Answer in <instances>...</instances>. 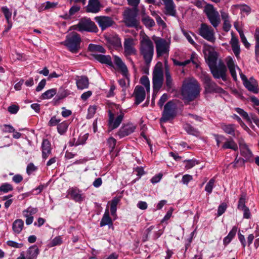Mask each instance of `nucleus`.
I'll list each match as a JSON object with an SVG mask.
<instances>
[{"label":"nucleus","mask_w":259,"mask_h":259,"mask_svg":"<svg viewBox=\"0 0 259 259\" xmlns=\"http://www.w3.org/2000/svg\"><path fill=\"white\" fill-rule=\"evenodd\" d=\"M200 86L198 81L193 78L185 79L181 88V95L183 99L188 102L195 100L200 95Z\"/></svg>","instance_id":"obj_1"},{"label":"nucleus","mask_w":259,"mask_h":259,"mask_svg":"<svg viewBox=\"0 0 259 259\" xmlns=\"http://www.w3.org/2000/svg\"><path fill=\"white\" fill-rule=\"evenodd\" d=\"M140 52L143 56L145 64L149 65L154 54V46L152 40L146 35L140 40Z\"/></svg>","instance_id":"obj_2"},{"label":"nucleus","mask_w":259,"mask_h":259,"mask_svg":"<svg viewBox=\"0 0 259 259\" xmlns=\"http://www.w3.org/2000/svg\"><path fill=\"white\" fill-rule=\"evenodd\" d=\"M81 39L80 35L75 32L68 34L63 44L67 49L72 53H76L80 49Z\"/></svg>","instance_id":"obj_3"},{"label":"nucleus","mask_w":259,"mask_h":259,"mask_svg":"<svg viewBox=\"0 0 259 259\" xmlns=\"http://www.w3.org/2000/svg\"><path fill=\"white\" fill-rule=\"evenodd\" d=\"M161 66V63H160L159 66H158V64H157L153 71L152 84L153 94L152 96V102L156 94L161 88L163 83V73Z\"/></svg>","instance_id":"obj_4"},{"label":"nucleus","mask_w":259,"mask_h":259,"mask_svg":"<svg viewBox=\"0 0 259 259\" xmlns=\"http://www.w3.org/2000/svg\"><path fill=\"white\" fill-rule=\"evenodd\" d=\"M201 79L204 84L205 93L207 94H224L225 91L212 80L211 77L206 73L202 72Z\"/></svg>","instance_id":"obj_5"},{"label":"nucleus","mask_w":259,"mask_h":259,"mask_svg":"<svg viewBox=\"0 0 259 259\" xmlns=\"http://www.w3.org/2000/svg\"><path fill=\"white\" fill-rule=\"evenodd\" d=\"M203 12L212 26L214 28H217L221 21L220 14L217 9L212 5L207 4L204 7Z\"/></svg>","instance_id":"obj_6"},{"label":"nucleus","mask_w":259,"mask_h":259,"mask_svg":"<svg viewBox=\"0 0 259 259\" xmlns=\"http://www.w3.org/2000/svg\"><path fill=\"white\" fill-rule=\"evenodd\" d=\"M177 115V105L173 100L167 102L164 106L162 117L160 119L161 122H166L173 119Z\"/></svg>","instance_id":"obj_7"},{"label":"nucleus","mask_w":259,"mask_h":259,"mask_svg":"<svg viewBox=\"0 0 259 259\" xmlns=\"http://www.w3.org/2000/svg\"><path fill=\"white\" fill-rule=\"evenodd\" d=\"M138 9H128L124 12V21L126 26L137 28L140 25V21L137 19Z\"/></svg>","instance_id":"obj_8"},{"label":"nucleus","mask_w":259,"mask_h":259,"mask_svg":"<svg viewBox=\"0 0 259 259\" xmlns=\"http://www.w3.org/2000/svg\"><path fill=\"white\" fill-rule=\"evenodd\" d=\"M75 29L79 32L87 31L96 33L98 28L90 18H84L81 19L78 24L74 26Z\"/></svg>","instance_id":"obj_9"},{"label":"nucleus","mask_w":259,"mask_h":259,"mask_svg":"<svg viewBox=\"0 0 259 259\" xmlns=\"http://www.w3.org/2000/svg\"><path fill=\"white\" fill-rule=\"evenodd\" d=\"M199 34L205 39L211 42L215 40L213 28L206 23H202L199 28Z\"/></svg>","instance_id":"obj_10"},{"label":"nucleus","mask_w":259,"mask_h":259,"mask_svg":"<svg viewBox=\"0 0 259 259\" xmlns=\"http://www.w3.org/2000/svg\"><path fill=\"white\" fill-rule=\"evenodd\" d=\"M155 44L157 57H160L164 55H168L169 44L165 39L159 38L155 40Z\"/></svg>","instance_id":"obj_11"},{"label":"nucleus","mask_w":259,"mask_h":259,"mask_svg":"<svg viewBox=\"0 0 259 259\" xmlns=\"http://www.w3.org/2000/svg\"><path fill=\"white\" fill-rule=\"evenodd\" d=\"M210 70L214 78L219 79L221 78L223 80H226L227 68L223 63H219V65L211 67Z\"/></svg>","instance_id":"obj_12"},{"label":"nucleus","mask_w":259,"mask_h":259,"mask_svg":"<svg viewBox=\"0 0 259 259\" xmlns=\"http://www.w3.org/2000/svg\"><path fill=\"white\" fill-rule=\"evenodd\" d=\"M81 192V190H79L78 188L72 187L68 190L67 194L75 202L81 203L85 199V196Z\"/></svg>","instance_id":"obj_13"},{"label":"nucleus","mask_w":259,"mask_h":259,"mask_svg":"<svg viewBox=\"0 0 259 259\" xmlns=\"http://www.w3.org/2000/svg\"><path fill=\"white\" fill-rule=\"evenodd\" d=\"M243 81V84L247 90L253 93L257 94L259 92V88L256 80L253 77H250L249 80L243 75L241 76Z\"/></svg>","instance_id":"obj_14"},{"label":"nucleus","mask_w":259,"mask_h":259,"mask_svg":"<svg viewBox=\"0 0 259 259\" xmlns=\"http://www.w3.org/2000/svg\"><path fill=\"white\" fill-rule=\"evenodd\" d=\"M164 71H165V84L166 90L168 92H172L175 91V84L172 78L171 74L169 71V67L167 64V62H164Z\"/></svg>","instance_id":"obj_15"},{"label":"nucleus","mask_w":259,"mask_h":259,"mask_svg":"<svg viewBox=\"0 0 259 259\" xmlns=\"http://www.w3.org/2000/svg\"><path fill=\"white\" fill-rule=\"evenodd\" d=\"M124 117V113L121 112L120 114L117 116L116 119H114V114L110 110L109 111V122L108 125L109 128L111 130H114L118 127L121 122H122Z\"/></svg>","instance_id":"obj_16"},{"label":"nucleus","mask_w":259,"mask_h":259,"mask_svg":"<svg viewBox=\"0 0 259 259\" xmlns=\"http://www.w3.org/2000/svg\"><path fill=\"white\" fill-rule=\"evenodd\" d=\"M96 21L98 23L102 30L112 26L114 23L112 19L108 16H99L95 18Z\"/></svg>","instance_id":"obj_17"},{"label":"nucleus","mask_w":259,"mask_h":259,"mask_svg":"<svg viewBox=\"0 0 259 259\" xmlns=\"http://www.w3.org/2000/svg\"><path fill=\"white\" fill-rule=\"evenodd\" d=\"M164 5V13L167 16L176 17L177 11L173 0H162Z\"/></svg>","instance_id":"obj_18"},{"label":"nucleus","mask_w":259,"mask_h":259,"mask_svg":"<svg viewBox=\"0 0 259 259\" xmlns=\"http://www.w3.org/2000/svg\"><path fill=\"white\" fill-rule=\"evenodd\" d=\"M134 95L135 98V104H140L145 99L146 93L144 88L141 85H137L134 90Z\"/></svg>","instance_id":"obj_19"},{"label":"nucleus","mask_w":259,"mask_h":259,"mask_svg":"<svg viewBox=\"0 0 259 259\" xmlns=\"http://www.w3.org/2000/svg\"><path fill=\"white\" fill-rule=\"evenodd\" d=\"M240 154L244 157L245 162H251L253 154L248 146L244 142L239 143Z\"/></svg>","instance_id":"obj_20"},{"label":"nucleus","mask_w":259,"mask_h":259,"mask_svg":"<svg viewBox=\"0 0 259 259\" xmlns=\"http://www.w3.org/2000/svg\"><path fill=\"white\" fill-rule=\"evenodd\" d=\"M136 126L132 123H130L123 125L117 133L118 136L120 138H122L127 136L135 131Z\"/></svg>","instance_id":"obj_21"},{"label":"nucleus","mask_w":259,"mask_h":259,"mask_svg":"<svg viewBox=\"0 0 259 259\" xmlns=\"http://www.w3.org/2000/svg\"><path fill=\"white\" fill-rule=\"evenodd\" d=\"M113 61L117 68L122 72V75L128 79L127 68L121 59L117 56H115Z\"/></svg>","instance_id":"obj_22"},{"label":"nucleus","mask_w":259,"mask_h":259,"mask_svg":"<svg viewBox=\"0 0 259 259\" xmlns=\"http://www.w3.org/2000/svg\"><path fill=\"white\" fill-rule=\"evenodd\" d=\"M94 58L102 64H104L111 68H115L114 64L112 61V59L109 55H104L101 54H93Z\"/></svg>","instance_id":"obj_23"},{"label":"nucleus","mask_w":259,"mask_h":259,"mask_svg":"<svg viewBox=\"0 0 259 259\" xmlns=\"http://www.w3.org/2000/svg\"><path fill=\"white\" fill-rule=\"evenodd\" d=\"M124 53L126 55H134L136 53V50L134 47V39L130 37L125 38L124 42Z\"/></svg>","instance_id":"obj_24"},{"label":"nucleus","mask_w":259,"mask_h":259,"mask_svg":"<svg viewBox=\"0 0 259 259\" xmlns=\"http://www.w3.org/2000/svg\"><path fill=\"white\" fill-rule=\"evenodd\" d=\"M101 5L99 0H89L86 7L88 13H97L100 11Z\"/></svg>","instance_id":"obj_25"},{"label":"nucleus","mask_w":259,"mask_h":259,"mask_svg":"<svg viewBox=\"0 0 259 259\" xmlns=\"http://www.w3.org/2000/svg\"><path fill=\"white\" fill-rule=\"evenodd\" d=\"M41 149L42 157L43 159H46L51 153L52 151L51 143L48 139L43 140L41 144Z\"/></svg>","instance_id":"obj_26"},{"label":"nucleus","mask_w":259,"mask_h":259,"mask_svg":"<svg viewBox=\"0 0 259 259\" xmlns=\"http://www.w3.org/2000/svg\"><path fill=\"white\" fill-rule=\"evenodd\" d=\"M106 225H108L109 228H113V221L111 218L110 217L109 211L108 208L106 209L100 223V226L101 227Z\"/></svg>","instance_id":"obj_27"},{"label":"nucleus","mask_w":259,"mask_h":259,"mask_svg":"<svg viewBox=\"0 0 259 259\" xmlns=\"http://www.w3.org/2000/svg\"><path fill=\"white\" fill-rule=\"evenodd\" d=\"M221 16L223 20V29L225 32H228L231 27L229 16L228 13L223 10L220 11Z\"/></svg>","instance_id":"obj_28"},{"label":"nucleus","mask_w":259,"mask_h":259,"mask_svg":"<svg viewBox=\"0 0 259 259\" xmlns=\"http://www.w3.org/2000/svg\"><path fill=\"white\" fill-rule=\"evenodd\" d=\"M77 78H78L76 79V84L78 89L83 90L88 88L89 80L87 76L82 75L77 76Z\"/></svg>","instance_id":"obj_29"},{"label":"nucleus","mask_w":259,"mask_h":259,"mask_svg":"<svg viewBox=\"0 0 259 259\" xmlns=\"http://www.w3.org/2000/svg\"><path fill=\"white\" fill-rule=\"evenodd\" d=\"M221 127L226 134L230 135L234 137L236 136V133L238 132L236 131V126L234 124L222 123Z\"/></svg>","instance_id":"obj_30"},{"label":"nucleus","mask_w":259,"mask_h":259,"mask_svg":"<svg viewBox=\"0 0 259 259\" xmlns=\"http://www.w3.org/2000/svg\"><path fill=\"white\" fill-rule=\"evenodd\" d=\"M230 45L235 56L238 58L240 53V46L238 38L232 34Z\"/></svg>","instance_id":"obj_31"},{"label":"nucleus","mask_w":259,"mask_h":259,"mask_svg":"<svg viewBox=\"0 0 259 259\" xmlns=\"http://www.w3.org/2000/svg\"><path fill=\"white\" fill-rule=\"evenodd\" d=\"M226 63L231 76L236 81L237 80V74L235 70V65L233 59L232 58H228Z\"/></svg>","instance_id":"obj_32"},{"label":"nucleus","mask_w":259,"mask_h":259,"mask_svg":"<svg viewBox=\"0 0 259 259\" xmlns=\"http://www.w3.org/2000/svg\"><path fill=\"white\" fill-rule=\"evenodd\" d=\"M39 253V249L36 245L30 246L27 250V259H36Z\"/></svg>","instance_id":"obj_33"},{"label":"nucleus","mask_w":259,"mask_h":259,"mask_svg":"<svg viewBox=\"0 0 259 259\" xmlns=\"http://www.w3.org/2000/svg\"><path fill=\"white\" fill-rule=\"evenodd\" d=\"M226 142L222 145V148L223 149H232L235 151H237L238 146L236 143L234 142L232 138H230L229 139H227L225 140Z\"/></svg>","instance_id":"obj_34"},{"label":"nucleus","mask_w":259,"mask_h":259,"mask_svg":"<svg viewBox=\"0 0 259 259\" xmlns=\"http://www.w3.org/2000/svg\"><path fill=\"white\" fill-rule=\"evenodd\" d=\"M237 231V227L234 226L229 234L223 239V244L226 246L228 245L236 235Z\"/></svg>","instance_id":"obj_35"},{"label":"nucleus","mask_w":259,"mask_h":259,"mask_svg":"<svg viewBox=\"0 0 259 259\" xmlns=\"http://www.w3.org/2000/svg\"><path fill=\"white\" fill-rule=\"evenodd\" d=\"M141 21L143 24L148 28L153 27L155 25L153 19L150 18L149 16L146 15L145 13H143L142 15Z\"/></svg>","instance_id":"obj_36"},{"label":"nucleus","mask_w":259,"mask_h":259,"mask_svg":"<svg viewBox=\"0 0 259 259\" xmlns=\"http://www.w3.org/2000/svg\"><path fill=\"white\" fill-rule=\"evenodd\" d=\"M24 222L21 219L16 220L13 223L12 228L15 233L19 234L22 230Z\"/></svg>","instance_id":"obj_37"},{"label":"nucleus","mask_w":259,"mask_h":259,"mask_svg":"<svg viewBox=\"0 0 259 259\" xmlns=\"http://www.w3.org/2000/svg\"><path fill=\"white\" fill-rule=\"evenodd\" d=\"M218 55L215 52H209L207 59V63L209 69L217 65Z\"/></svg>","instance_id":"obj_38"},{"label":"nucleus","mask_w":259,"mask_h":259,"mask_svg":"<svg viewBox=\"0 0 259 259\" xmlns=\"http://www.w3.org/2000/svg\"><path fill=\"white\" fill-rule=\"evenodd\" d=\"M88 50L91 52H100L105 53L106 50L102 46L90 44L88 47Z\"/></svg>","instance_id":"obj_39"},{"label":"nucleus","mask_w":259,"mask_h":259,"mask_svg":"<svg viewBox=\"0 0 259 259\" xmlns=\"http://www.w3.org/2000/svg\"><path fill=\"white\" fill-rule=\"evenodd\" d=\"M68 126L69 123L67 121L60 122L57 127L58 133L61 135L65 134L68 129Z\"/></svg>","instance_id":"obj_40"},{"label":"nucleus","mask_w":259,"mask_h":259,"mask_svg":"<svg viewBox=\"0 0 259 259\" xmlns=\"http://www.w3.org/2000/svg\"><path fill=\"white\" fill-rule=\"evenodd\" d=\"M246 194L245 193L242 192L239 197L238 204H237V208L239 210L242 209L247 206L245 205L246 203Z\"/></svg>","instance_id":"obj_41"},{"label":"nucleus","mask_w":259,"mask_h":259,"mask_svg":"<svg viewBox=\"0 0 259 259\" xmlns=\"http://www.w3.org/2000/svg\"><path fill=\"white\" fill-rule=\"evenodd\" d=\"M88 134H85L82 136L80 135L77 141H76L75 139L74 138L73 140V143L72 145L77 146L79 145L84 144L85 143L87 140L88 139Z\"/></svg>","instance_id":"obj_42"},{"label":"nucleus","mask_w":259,"mask_h":259,"mask_svg":"<svg viewBox=\"0 0 259 259\" xmlns=\"http://www.w3.org/2000/svg\"><path fill=\"white\" fill-rule=\"evenodd\" d=\"M120 199L117 197H114L111 201L110 211L112 216L116 215L117 205Z\"/></svg>","instance_id":"obj_43"},{"label":"nucleus","mask_w":259,"mask_h":259,"mask_svg":"<svg viewBox=\"0 0 259 259\" xmlns=\"http://www.w3.org/2000/svg\"><path fill=\"white\" fill-rule=\"evenodd\" d=\"M235 110L242 117L249 123H251L250 117L249 116L248 113L243 109L237 107L235 108Z\"/></svg>","instance_id":"obj_44"},{"label":"nucleus","mask_w":259,"mask_h":259,"mask_svg":"<svg viewBox=\"0 0 259 259\" xmlns=\"http://www.w3.org/2000/svg\"><path fill=\"white\" fill-rule=\"evenodd\" d=\"M255 40V54L256 57H259V27H256L254 33Z\"/></svg>","instance_id":"obj_45"},{"label":"nucleus","mask_w":259,"mask_h":259,"mask_svg":"<svg viewBox=\"0 0 259 259\" xmlns=\"http://www.w3.org/2000/svg\"><path fill=\"white\" fill-rule=\"evenodd\" d=\"M57 94V89H51L47 90L41 95V98L42 99H49L52 98L54 95Z\"/></svg>","instance_id":"obj_46"},{"label":"nucleus","mask_w":259,"mask_h":259,"mask_svg":"<svg viewBox=\"0 0 259 259\" xmlns=\"http://www.w3.org/2000/svg\"><path fill=\"white\" fill-rule=\"evenodd\" d=\"M184 128L186 132L190 135L196 136L198 134V131L189 123H186L184 125Z\"/></svg>","instance_id":"obj_47"},{"label":"nucleus","mask_w":259,"mask_h":259,"mask_svg":"<svg viewBox=\"0 0 259 259\" xmlns=\"http://www.w3.org/2000/svg\"><path fill=\"white\" fill-rule=\"evenodd\" d=\"M140 83L145 86L147 92L150 91V81L147 76H143L140 78Z\"/></svg>","instance_id":"obj_48"},{"label":"nucleus","mask_w":259,"mask_h":259,"mask_svg":"<svg viewBox=\"0 0 259 259\" xmlns=\"http://www.w3.org/2000/svg\"><path fill=\"white\" fill-rule=\"evenodd\" d=\"M80 7L77 6H72L69 11V14H66L63 18L65 19L70 18V16L80 10Z\"/></svg>","instance_id":"obj_49"},{"label":"nucleus","mask_w":259,"mask_h":259,"mask_svg":"<svg viewBox=\"0 0 259 259\" xmlns=\"http://www.w3.org/2000/svg\"><path fill=\"white\" fill-rule=\"evenodd\" d=\"M214 179L212 178L209 181V182L206 184L205 186V190L209 194H210L212 192L213 188L214 185Z\"/></svg>","instance_id":"obj_50"},{"label":"nucleus","mask_w":259,"mask_h":259,"mask_svg":"<svg viewBox=\"0 0 259 259\" xmlns=\"http://www.w3.org/2000/svg\"><path fill=\"white\" fill-rule=\"evenodd\" d=\"M239 32L241 42L243 44L245 48L248 49L250 47V44L247 41V40L244 34V33L241 30H238Z\"/></svg>","instance_id":"obj_51"},{"label":"nucleus","mask_w":259,"mask_h":259,"mask_svg":"<svg viewBox=\"0 0 259 259\" xmlns=\"http://www.w3.org/2000/svg\"><path fill=\"white\" fill-rule=\"evenodd\" d=\"M13 190L12 185L9 183H4L0 187V191L4 193H7Z\"/></svg>","instance_id":"obj_52"},{"label":"nucleus","mask_w":259,"mask_h":259,"mask_svg":"<svg viewBox=\"0 0 259 259\" xmlns=\"http://www.w3.org/2000/svg\"><path fill=\"white\" fill-rule=\"evenodd\" d=\"M60 121V119H57L56 116L55 115L51 118L50 120L48 123V125L50 127L54 126L56 125L58 126Z\"/></svg>","instance_id":"obj_53"},{"label":"nucleus","mask_w":259,"mask_h":259,"mask_svg":"<svg viewBox=\"0 0 259 259\" xmlns=\"http://www.w3.org/2000/svg\"><path fill=\"white\" fill-rule=\"evenodd\" d=\"M184 162L186 163L185 168L187 169H190L198 164V162L194 159L186 160Z\"/></svg>","instance_id":"obj_54"},{"label":"nucleus","mask_w":259,"mask_h":259,"mask_svg":"<svg viewBox=\"0 0 259 259\" xmlns=\"http://www.w3.org/2000/svg\"><path fill=\"white\" fill-rule=\"evenodd\" d=\"M134 171L137 172V175L138 176V178L137 179L133 181L134 183H135L137 180H139L141 176L145 174V172L143 167L142 166L136 167L135 168H134Z\"/></svg>","instance_id":"obj_55"},{"label":"nucleus","mask_w":259,"mask_h":259,"mask_svg":"<svg viewBox=\"0 0 259 259\" xmlns=\"http://www.w3.org/2000/svg\"><path fill=\"white\" fill-rule=\"evenodd\" d=\"M62 243V238L60 236H57L55 237L50 243V247H54Z\"/></svg>","instance_id":"obj_56"},{"label":"nucleus","mask_w":259,"mask_h":259,"mask_svg":"<svg viewBox=\"0 0 259 259\" xmlns=\"http://www.w3.org/2000/svg\"><path fill=\"white\" fill-rule=\"evenodd\" d=\"M2 11L4 13L7 21H10L12 16V13L9 11L7 7H3L2 8Z\"/></svg>","instance_id":"obj_57"},{"label":"nucleus","mask_w":259,"mask_h":259,"mask_svg":"<svg viewBox=\"0 0 259 259\" xmlns=\"http://www.w3.org/2000/svg\"><path fill=\"white\" fill-rule=\"evenodd\" d=\"M227 207V205L226 203H222L218 207V213L217 215L218 217L222 215L226 210Z\"/></svg>","instance_id":"obj_58"},{"label":"nucleus","mask_w":259,"mask_h":259,"mask_svg":"<svg viewBox=\"0 0 259 259\" xmlns=\"http://www.w3.org/2000/svg\"><path fill=\"white\" fill-rule=\"evenodd\" d=\"M6 243L8 246L15 248H20L23 246V243H18L15 241L12 240L7 241Z\"/></svg>","instance_id":"obj_59"},{"label":"nucleus","mask_w":259,"mask_h":259,"mask_svg":"<svg viewBox=\"0 0 259 259\" xmlns=\"http://www.w3.org/2000/svg\"><path fill=\"white\" fill-rule=\"evenodd\" d=\"M168 99V95L167 94L165 93L163 94L161 97H160V99L159 100V101L158 102V105L159 106V108L160 109H162L164 103Z\"/></svg>","instance_id":"obj_60"},{"label":"nucleus","mask_w":259,"mask_h":259,"mask_svg":"<svg viewBox=\"0 0 259 259\" xmlns=\"http://www.w3.org/2000/svg\"><path fill=\"white\" fill-rule=\"evenodd\" d=\"M67 96V94L65 91H62V92H59L57 95L55 96L54 100L55 103L58 102L60 100L63 99Z\"/></svg>","instance_id":"obj_61"},{"label":"nucleus","mask_w":259,"mask_h":259,"mask_svg":"<svg viewBox=\"0 0 259 259\" xmlns=\"http://www.w3.org/2000/svg\"><path fill=\"white\" fill-rule=\"evenodd\" d=\"M107 144L109 148L111 149V151H112L116 146V140L113 137H110L108 139Z\"/></svg>","instance_id":"obj_62"},{"label":"nucleus","mask_w":259,"mask_h":259,"mask_svg":"<svg viewBox=\"0 0 259 259\" xmlns=\"http://www.w3.org/2000/svg\"><path fill=\"white\" fill-rule=\"evenodd\" d=\"M214 137L217 142V145L218 147L220 146V144L224 140L226 139V138L223 135H220L218 134H214Z\"/></svg>","instance_id":"obj_63"},{"label":"nucleus","mask_w":259,"mask_h":259,"mask_svg":"<svg viewBox=\"0 0 259 259\" xmlns=\"http://www.w3.org/2000/svg\"><path fill=\"white\" fill-rule=\"evenodd\" d=\"M37 168L34 166L33 163H30L28 164L26 168V172L28 175H30L32 172L35 171Z\"/></svg>","instance_id":"obj_64"}]
</instances>
